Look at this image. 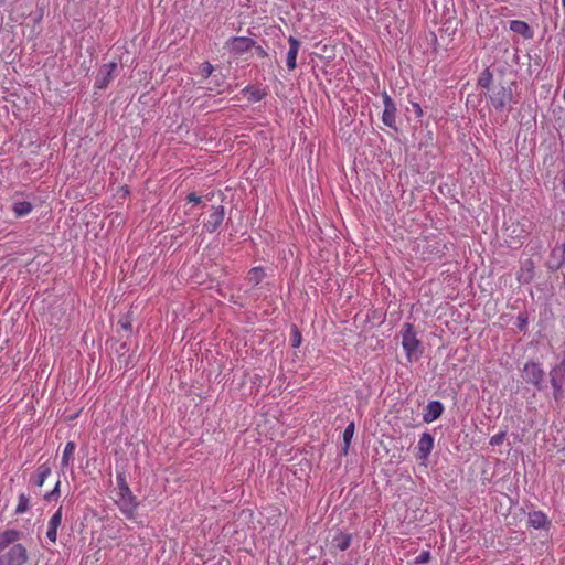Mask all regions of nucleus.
I'll list each match as a JSON object with an SVG mask.
<instances>
[{"instance_id":"nucleus-28","label":"nucleus","mask_w":565,"mask_h":565,"mask_svg":"<svg viewBox=\"0 0 565 565\" xmlns=\"http://www.w3.org/2000/svg\"><path fill=\"white\" fill-rule=\"evenodd\" d=\"M301 341H302L301 332L299 331L297 326L294 324L291 327L290 344H291L292 348H298V347H300Z\"/></svg>"},{"instance_id":"nucleus-27","label":"nucleus","mask_w":565,"mask_h":565,"mask_svg":"<svg viewBox=\"0 0 565 565\" xmlns=\"http://www.w3.org/2000/svg\"><path fill=\"white\" fill-rule=\"evenodd\" d=\"M492 73L489 68H486L481 72L479 78H478V85L483 88H489L492 82Z\"/></svg>"},{"instance_id":"nucleus-10","label":"nucleus","mask_w":565,"mask_h":565,"mask_svg":"<svg viewBox=\"0 0 565 565\" xmlns=\"http://www.w3.org/2000/svg\"><path fill=\"white\" fill-rule=\"evenodd\" d=\"M434 447V437L429 433H423L419 436V440L417 444V454L416 457L420 460H426Z\"/></svg>"},{"instance_id":"nucleus-9","label":"nucleus","mask_w":565,"mask_h":565,"mask_svg":"<svg viewBox=\"0 0 565 565\" xmlns=\"http://www.w3.org/2000/svg\"><path fill=\"white\" fill-rule=\"evenodd\" d=\"M225 210L223 205L214 206L209 220L204 222L203 228L209 233H214L224 221Z\"/></svg>"},{"instance_id":"nucleus-16","label":"nucleus","mask_w":565,"mask_h":565,"mask_svg":"<svg viewBox=\"0 0 565 565\" xmlns=\"http://www.w3.org/2000/svg\"><path fill=\"white\" fill-rule=\"evenodd\" d=\"M21 536V532L18 530H6L0 533V552L3 551L10 544L15 543Z\"/></svg>"},{"instance_id":"nucleus-39","label":"nucleus","mask_w":565,"mask_h":565,"mask_svg":"<svg viewBox=\"0 0 565 565\" xmlns=\"http://www.w3.org/2000/svg\"><path fill=\"white\" fill-rule=\"evenodd\" d=\"M559 250L565 253V241L562 243L561 246H558Z\"/></svg>"},{"instance_id":"nucleus-23","label":"nucleus","mask_w":565,"mask_h":565,"mask_svg":"<svg viewBox=\"0 0 565 565\" xmlns=\"http://www.w3.org/2000/svg\"><path fill=\"white\" fill-rule=\"evenodd\" d=\"M33 209V205L28 201H19L14 202L12 205V210L17 217H22L28 215Z\"/></svg>"},{"instance_id":"nucleus-19","label":"nucleus","mask_w":565,"mask_h":565,"mask_svg":"<svg viewBox=\"0 0 565 565\" xmlns=\"http://www.w3.org/2000/svg\"><path fill=\"white\" fill-rule=\"evenodd\" d=\"M242 93L247 96V99L252 103H257L266 96V92L256 86L248 85L242 89Z\"/></svg>"},{"instance_id":"nucleus-8","label":"nucleus","mask_w":565,"mask_h":565,"mask_svg":"<svg viewBox=\"0 0 565 565\" xmlns=\"http://www.w3.org/2000/svg\"><path fill=\"white\" fill-rule=\"evenodd\" d=\"M116 68L117 64L114 62L104 64L98 71L95 81V87L99 89H105L113 79V73Z\"/></svg>"},{"instance_id":"nucleus-41","label":"nucleus","mask_w":565,"mask_h":565,"mask_svg":"<svg viewBox=\"0 0 565 565\" xmlns=\"http://www.w3.org/2000/svg\"><path fill=\"white\" fill-rule=\"evenodd\" d=\"M563 98H564V100H565V88H564V93H563Z\"/></svg>"},{"instance_id":"nucleus-2","label":"nucleus","mask_w":565,"mask_h":565,"mask_svg":"<svg viewBox=\"0 0 565 565\" xmlns=\"http://www.w3.org/2000/svg\"><path fill=\"white\" fill-rule=\"evenodd\" d=\"M402 337V347L409 363L417 362L423 353L424 345L418 339L415 328L412 323L405 322L399 331Z\"/></svg>"},{"instance_id":"nucleus-29","label":"nucleus","mask_w":565,"mask_h":565,"mask_svg":"<svg viewBox=\"0 0 565 565\" xmlns=\"http://www.w3.org/2000/svg\"><path fill=\"white\" fill-rule=\"evenodd\" d=\"M527 324H529L527 312H525V311L520 312L516 317V322H515L516 328L520 331H525L527 329Z\"/></svg>"},{"instance_id":"nucleus-1","label":"nucleus","mask_w":565,"mask_h":565,"mask_svg":"<svg viewBox=\"0 0 565 565\" xmlns=\"http://www.w3.org/2000/svg\"><path fill=\"white\" fill-rule=\"evenodd\" d=\"M117 482V499L116 504L120 512L129 520H134L137 514L139 505L137 497L132 493L125 472H118L116 476Z\"/></svg>"},{"instance_id":"nucleus-6","label":"nucleus","mask_w":565,"mask_h":565,"mask_svg":"<svg viewBox=\"0 0 565 565\" xmlns=\"http://www.w3.org/2000/svg\"><path fill=\"white\" fill-rule=\"evenodd\" d=\"M545 375L544 370L542 369L540 363L536 362H527L525 363L522 377L527 384H532L534 386H539L543 381Z\"/></svg>"},{"instance_id":"nucleus-7","label":"nucleus","mask_w":565,"mask_h":565,"mask_svg":"<svg viewBox=\"0 0 565 565\" xmlns=\"http://www.w3.org/2000/svg\"><path fill=\"white\" fill-rule=\"evenodd\" d=\"M4 557L7 565H23L28 561V552L22 544H14Z\"/></svg>"},{"instance_id":"nucleus-32","label":"nucleus","mask_w":565,"mask_h":565,"mask_svg":"<svg viewBox=\"0 0 565 565\" xmlns=\"http://www.w3.org/2000/svg\"><path fill=\"white\" fill-rule=\"evenodd\" d=\"M430 552L429 551H423L418 556L415 558L416 564H425L430 561Z\"/></svg>"},{"instance_id":"nucleus-21","label":"nucleus","mask_w":565,"mask_h":565,"mask_svg":"<svg viewBox=\"0 0 565 565\" xmlns=\"http://www.w3.org/2000/svg\"><path fill=\"white\" fill-rule=\"evenodd\" d=\"M75 449H76V445L74 441L66 443L64 450H63L62 459H61V466L63 468L68 467L73 462Z\"/></svg>"},{"instance_id":"nucleus-26","label":"nucleus","mask_w":565,"mask_h":565,"mask_svg":"<svg viewBox=\"0 0 565 565\" xmlns=\"http://www.w3.org/2000/svg\"><path fill=\"white\" fill-rule=\"evenodd\" d=\"M29 508H30L29 497L24 493H21L18 498V505L15 508V513L23 514L29 510Z\"/></svg>"},{"instance_id":"nucleus-31","label":"nucleus","mask_w":565,"mask_h":565,"mask_svg":"<svg viewBox=\"0 0 565 565\" xmlns=\"http://www.w3.org/2000/svg\"><path fill=\"white\" fill-rule=\"evenodd\" d=\"M505 439V433L504 431H500L495 435H493L491 438H490V445L491 446H499L501 445Z\"/></svg>"},{"instance_id":"nucleus-36","label":"nucleus","mask_w":565,"mask_h":565,"mask_svg":"<svg viewBox=\"0 0 565 565\" xmlns=\"http://www.w3.org/2000/svg\"><path fill=\"white\" fill-rule=\"evenodd\" d=\"M255 49V53L259 56V57H266L268 56V53L259 45H256L253 46Z\"/></svg>"},{"instance_id":"nucleus-14","label":"nucleus","mask_w":565,"mask_h":565,"mask_svg":"<svg viewBox=\"0 0 565 565\" xmlns=\"http://www.w3.org/2000/svg\"><path fill=\"white\" fill-rule=\"evenodd\" d=\"M565 265V253L559 250L558 246H555L548 257L546 266L550 270L556 271Z\"/></svg>"},{"instance_id":"nucleus-20","label":"nucleus","mask_w":565,"mask_h":565,"mask_svg":"<svg viewBox=\"0 0 565 565\" xmlns=\"http://www.w3.org/2000/svg\"><path fill=\"white\" fill-rule=\"evenodd\" d=\"M547 523L546 515L541 511H534L529 514V524L534 529H544Z\"/></svg>"},{"instance_id":"nucleus-11","label":"nucleus","mask_w":565,"mask_h":565,"mask_svg":"<svg viewBox=\"0 0 565 565\" xmlns=\"http://www.w3.org/2000/svg\"><path fill=\"white\" fill-rule=\"evenodd\" d=\"M62 519L63 509L60 507L47 522L46 537L51 543H55L57 540V530L62 524Z\"/></svg>"},{"instance_id":"nucleus-24","label":"nucleus","mask_w":565,"mask_h":565,"mask_svg":"<svg viewBox=\"0 0 565 565\" xmlns=\"http://www.w3.org/2000/svg\"><path fill=\"white\" fill-rule=\"evenodd\" d=\"M265 277V273L260 267L252 268L247 274V280L253 286H257L262 282Z\"/></svg>"},{"instance_id":"nucleus-15","label":"nucleus","mask_w":565,"mask_h":565,"mask_svg":"<svg viewBox=\"0 0 565 565\" xmlns=\"http://www.w3.org/2000/svg\"><path fill=\"white\" fill-rule=\"evenodd\" d=\"M551 384L553 388H562L565 385V364L559 363L551 373Z\"/></svg>"},{"instance_id":"nucleus-12","label":"nucleus","mask_w":565,"mask_h":565,"mask_svg":"<svg viewBox=\"0 0 565 565\" xmlns=\"http://www.w3.org/2000/svg\"><path fill=\"white\" fill-rule=\"evenodd\" d=\"M288 43H289V50L287 52L286 64H287V67L289 71H294L297 67V56H298V52L301 46V43L298 39H296L292 35H290L288 38Z\"/></svg>"},{"instance_id":"nucleus-17","label":"nucleus","mask_w":565,"mask_h":565,"mask_svg":"<svg viewBox=\"0 0 565 565\" xmlns=\"http://www.w3.org/2000/svg\"><path fill=\"white\" fill-rule=\"evenodd\" d=\"M510 30L521 34L524 39H532L533 32L529 24L521 20H512L510 22Z\"/></svg>"},{"instance_id":"nucleus-5","label":"nucleus","mask_w":565,"mask_h":565,"mask_svg":"<svg viewBox=\"0 0 565 565\" xmlns=\"http://www.w3.org/2000/svg\"><path fill=\"white\" fill-rule=\"evenodd\" d=\"M255 44L256 42L250 38L233 36L226 41L225 47L228 50L230 53L234 55H241L250 50L253 46H255Z\"/></svg>"},{"instance_id":"nucleus-34","label":"nucleus","mask_w":565,"mask_h":565,"mask_svg":"<svg viewBox=\"0 0 565 565\" xmlns=\"http://www.w3.org/2000/svg\"><path fill=\"white\" fill-rule=\"evenodd\" d=\"M411 105H412L413 111L415 113L416 117L417 118L423 117L424 113H423L420 105L415 102L411 103Z\"/></svg>"},{"instance_id":"nucleus-33","label":"nucleus","mask_w":565,"mask_h":565,"mask_svg":"<svg viewBox=\"0 0 565 565\" xmlns=\"http://www.w3.org/2000/svg\"><path fill=\"white\" fill-rule=\"evenodd\" d=\"M60 487H61V481L58 480V481L56 482V484H55L54 489H53L51 492H49V493H46V494L44 495V499H45V500H47V501H50V500H52L54 497H58V495H60Z\"/></svg>"},{"instance_id":"nucleus-4","label":"nucleus","mask_w":565,"mask_h":565,"mask_svg":"<svg viewBox=\"0 0 565 565\" xmlns=\"http://www.w3.org/2000/svg\"><path fill=\"white\" fill-rule=\"evenodd\" d=\"M384 110L382 114V122L388 128L397 131L398 127L396 124L397 107L392 97L386 93H382Z\"/></svg>"},{"instance_id":"nucleus-38","label":"nucleus","mask_w":565,"mask_h":565,"mask_svg":"<svg viewBox=\"0 0 565 565\" xmlns=\"http://www.w3.org/2000/svg\"><path fill=\"white\" fill-rule=\"evenodd\" d=\"M127 350V344L124 342L120 344V349L118 350V352H124Z\"/></svg>"},{"instance_id":"nucleus-18","label":"nucleus","mask_w":565,"mask_h":565,"mask_svg":"<svg viewBox=\"0 0 565 565\" xmlns=\"http://www.w3.org/2000/svg\"><path fill=\"white\" fill-rule=\"evenodd\" d=\"M51 475V467L47 463L40 465L35 471V475L32 479L34 486L41 488L43 487L45 480Z\"/></svg>"},{"instance_id":"nucleus-3","label":"nucleus","mask_w":565,"mask_h":565,"mask_svg":"<svg viewBox=\"0 0 565 565\" xmlns=\"http://www.w3.org/2000/svg\"><path fill=\"white\" fill-rule=\"evenodd\" d=\"M513 86H516L515 82H511L509 86H500L492 93L490 100L497 110L503 111L507 109L510 111L512 105L518 103L513 95Z\"/></svg>"},{"instance_id":"nucleus-40","label":"nucleus","mask_w":565,"mask_h":565,"mask_svg":"<svg viewBox=\"0 0 565 565\" xmlns=\"http://www.w3.org/2000/svg\"><path fill=\"white\" fill-rule=\"evenodd\" d=\"M562 4H563V7L565 8V0H562Z\"/></svg>"},{"instance_id":"nucleus-35","label":"nucleus","mask_w":565,"mask_h":565,"mask_svg":"<svg viewBox=\"0 0 565 565\" xmlns=\"http://www.w3.org/2000/svg\"><path fill=\"white\" fill-rule=\"evenodd\" d=\"M186 200L190 203L199 204L201 203V196H199L196 193L191 192L186 195Z\"/></svg>"},{"instance_id":"nucleus-25","label":"nucleus","mask_w":565,"mask_h":565,"mask_svg":"<svg viewBox=\"0 0 565 565\" xmlns=\"http://www.w3.org/2000/svg\"><path fill=\"white\" fill-rule=\"evenodd\" d=\"M354 430H355V426H354V423L351 422L344 429L343 431V444H344V447H343V451L344 454H347L348 449H349V446H350V443L353 438V435H354Z\"/></svg>"},{"instance_id":"nucleus-22","label":"nucleus","mask_w":565,"mask_h":565,"mask_svg":"<svg viewBox=\"0 0 565 565\" xmlns=\"http://www.w3.org/2000/svg\"><path fill=\"white\" fill-rule=\"evenodd\" d=\"M352 536L348 533H339L337 534L333 540L332 544L334 547H337L340 551H345L350 547Z\"/></svg>"},{"instance_id":"nucleus-13","label":"nucleus","mask_w":565,"mask_h":565,"mask_svg":"<svg viewBox=\"0 0 565 565\" xmlns=\"http://www.w3.org/2000/svg\"><path fill=\"white\" fill-rule=\"evenodd\" d=\"M443 412L444 406L439 401H430L425 407L423 420L427 424L433 423L434 420L440 417Z\"/></svg>"},{"instance_id":"nucleus-30","label":"nucleus","mask_w":565,"mask_h":565,"mask_svg":"<svg viewBox=\"0 0 565 565\" xmlns=\"http://www.w3.org/2000/svg\"><path fill=\"white\" fill-rule=\"evenodd\" d=\"M214 71L213 65L210 62H204L200 65V73L204 78H207L212 75Z\"/></svg>"},{"instance_id":"nucleus-37","label":"nucleus","mask_w":565,"mask_h":565,"mask_svg":"<svg viewBox=\"0 0 565 565\" xmlns=\"http://www.w3.org/2000/svg\"><path fill=\"white\" fill-rule=\"evenodd\" d=\"M119 324L122 329L130 331L131 330V323L129 321H119Z\"/></svg>"}]
</instances>
